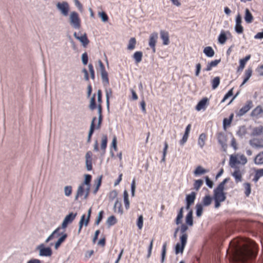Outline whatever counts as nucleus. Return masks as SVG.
Returning a JSON list of instances; mask_svg holds the SVG:
<instances>
[{
  "instance_id": "nucleus-46",
  "label": "nucleus",
  "mask_w": 263,
  "mask_h": 263,
  "mask_svg": "<svg viewBox=\"0 0 263 263\" xmlns=\"http://www.w3.org/2000/svg\"><path fill=\"white\" fill-rule=\"evenodd\" d=\"M252 74V68H248L245 71V77L244 78L245 82H247V81L249 80L250 77H251Z\"/></svg>"
},
{
  "instance_id": "nucleus-48",
  "label": "nucleus",
  "mask_w": 263,
  "mask_h": 263,
  "mask_svg": "<svg viewBox=\"0 0 263 263\" xmlns=\"http://www.w3.org/2000/svg\"><path fill=\"white\" fill-rule=\"evenodd\" d=\"M243 185L246 190L245 192V194L246 196L248 197L250 195L251 191V184L250 183L247 182L245 183Z\"/></svg>"
},
{
  "instance_id": "nucleus-58",
  "label": "nucleus",
  "mask_w": 263,
  "mask_h": 263,
  "mask_svg": "<svg viewBox=\"0 0 263 263\" xmlns=\"http://www.w3.org/2000/svg\"><path fill=\"white\" fill-rule=\"evenodd\" d=\"M205 181L206 185L210 188H212L214 185V182L212 180H211L208 176L205 177Z\"/></svg>"
},
{
  "instance_id": "nucleus-22",
  "label": "nucleus",
  "mask_w": 263,
  "mask_h": 263,
  "mask_svg": "<svg viewBox=\"0 0 263 263\" xmlns=\"http://www.w3.org/2000/svg\"><path fill=\"white\" fill-rule=\"evenodd\" d=\"M114 210L115 212H117L121 215H122L123 213V209L122 208V204L119 201L118 199L116 200L114 204Z\"/></svg>"
},
{
  "instance_id": "nucleus-9",
  "label": "nucleus",
  "mask_w": 263,
  "mask_h": 263,
  "mask_svg": "<svg viewBox=\"0 0 263 263\" xmlns=\"http://www.w3.org/2000/svg\"><path fill=\"white\" fill-rule=\"evenodd\" d=\"M217 138L219 144L221 146L222 149L223 151H226L227 147V136L223 132H219L217 134Z\"/></svg>"
},
{
  "instance_id": "nucleus-17",
  "label": "nucleus",
  "mask_w": 263,
  "mask_h": 263,
  "mask_svg": "<svg viewBox=\"0 0 263 263\" xmlns=\"http://www.w3.org/2000/svg\"><path fill=\"white\" fill-rule=\"evenodd\" d=\"M232 175L234 177L236 183L242 181V174L238 167H235V170L232 173Z\"/></svg>"
},
{
  "instance_id": "nucleus-14",
  "label": "nucleus",
  "mask_w": 263,
  "mask_h": 263,
  "mask_svg": "<svg viewBox=\"0 0 263 263\" xmlns=\"http://www.w3.org/2000/svg\"><path fill=\"white\" fill-rule=\"evenodd\" d=\"M92 152L88 151L85 154V164L87 171H90L92 169Z\"/></svg>"
},
{
  "instance_id": "nucleus-8",
  "label": "nucleus",
  "mask_w": 263,
  "mask_h": 263,
  "mask_svg": "<svg viewBox=\"0 0 263 263\" xmlns=\"http://www.w3.org/2000/svg\"><path fill=\"white\" fill-rule=\"evenodd\" d=\"M57 8L60 11L61 13L64 16H67L69 10V5L66 2L62 3L59 2L57 4Z\"/></svg>"
},
{
  "instance_id": "nucleus-54",
  "label": "nucleus",
  "mask_w": 263,
  "mask_h": 263,
  "mask_svg": "<svg viewBox=\"0 0 263 263\" xmlns=\"http://www.w3.org/2000/svg\"><path fill=\"white\" fill-rule=\"evenodd\" d=\"M64 194L66 196H69L72 193V186L70 185L64 187Z\"/></svg>"
},
{
  "instance_id": "nucleus-13",
  "label": "nucleus",
  "mask_w": 263,
  "mask_h": 263,
  "mask_svg": "<svg viewBox=\"0 0 263 263\" xmlns=\"http://www.w3.org/2000/svg\"><path fill=\"white\" fill-rule=\"evenodd\" d=\"M209 104V100L208 98L204 97L202 98L200 101H199L197 105L196 106V109L198 111L201 110H205Z\"/></svg>"
},
{
  "instance_id": "nucleus-63",
  "label": "nucleus",
  "mask_w": 263,
  "mask_h": 263,
  "mask_svg": "<svg viewBox=\"0 0 263 263\" xmlns=\"http://www.w3.org/2000/svg\"><path fill=\"white\" fill-rule=\"evenodd\" d=\"M187 229H188V227L186 224H182L181 226L180 229H179L180 232L182 234L181 235H187L185 233V232L187 231Z\"/></svg>"
},
{
  "instance_id": "nucleus-32",
  "label": "nucleus",
  "mask_w": 263,
  "mask_h": 263,
  "mask_svg": "<svg viewBox=\"0 0 263 263\" xmlns=\"http://www.w3.org/2000/svg\"><path fill=\"white\" fill-rule=\"evenodd\" d=\"M78 40H79L82 44L84 47H86L89 43V41L88 39L86 33H84V35L79 36Z\"/></svg>"
},
{
  "instance_id": "nucleus-29",
  "label": "nucleus",
  "mask_w": 263,
  "mask_h": 263,
  "mask_svg": "<svg viewBox=\"0 0 263 263\" xmlns=\"http://www.w3.org/2000/svg\"><path fill=\"white\" fill-rule=\"evenodd\" d=\"M263 176V168L257 169L255 171L254 177L253 181L254 182H257L258 180Z\"/></svg>"
},
{
  "instance_id": "nucleus-64",
  "label": "nucleus",
  "mask_w": 263,
  "mask_h": 263,
  "mask_svg": "<svg viewBox=\"0 0 263 263\" xmlns=\"http://www.w3.org/2000/svg\"><path fill=\"white\" fill-rule=\"evenodd\" d=\"M118 195L117 192L116 190H114L110 192L109 195V198L110 200H113L115 199Z\"/></svg>"
},
{
  "instance_id": "nucleus-57",
  "label": "nucleus",
  "mask_w": 263,
  "mask_h": 263,
  "mask_svg": "<svg viewBox=\"0 0 263 263\" xmlns=\"http://www.w3.org/2000/svg\"><path fill=\"white\" fill-rule=\"evenodd\" d=\"M233 88H232L230 90L228 91V92L224 95L223 99L221 101V103L224 102L227 99H228L229 98H230V97H231L233 95Z\"/></svg>"
},
{
  "instance_id": "nucleus-40",
  "label": "nucleus",
  "mask_w": 263,
  "mask_h": 263,
  "mask_svg": "<svg viewBox=\"0 0 263 263\" xmlns=\"http://www.w3.org/2000/svg\"><path fill=\"white\" fill-rule=\"evenodd\" d=\"M124 202L126 209H128L129 208V201L128 199V193L126 190H125L123 193Z\"/></svg>"
},
{
  "instance_id": "nucleus-25",
  "label": "nucleus",
  "mask_w": 263,
  "mask_h": 263,
  "mask_svg": "<svg viewBox=\"0 0 263 263\" xmlns=\"http://www.w3.org/2000/svg\"><path fill=\"white\" fill-rule=\"evenodd\" d=\"M203 52L206 57L209 58L213 57L215 54L214 50L211 46H207L205 47Z\"/></svg>"
},
{
  "instance_id": "nucleus-2",
  "label": "nucleus",
  "mask_w": 263,
  "mask_h": 263,
  "mask_svg": "<svg viewBox=\"0 0 263 263\" xmlns=\"http://www.w3.org/2000/svg\"><path fill=\"white\" fill-rule=\"evenodd\" d=\"M69 20V24L73 28L79 29L81 28V19L77 12H71Z\"/></svg>"
},
{
  "instance_id": "nucleus-49",
  "label": "nucleus",
  "mask_w": 263,
  "mask_h": 263,
  "mask_svg": "<svg viewBox=\"0 0 263 263\" xmlns=\"http://www.w3.org/2000/svg\"><path fill=\"white\" fill-rule=\"evenodd\" d=\"M86 216L85 214H83L82 216H81V219L79 222V229H78V234H80L81 231V230H82V228L83 227V226L84 225V222H85V218Z\"/></svg>"
},
{
  "instance_id": "nucleus-20",
  "label": "nucleus",
  "mask_w": 263,
  "mask_h": 263,
  "mask_svg": "<svg viewBox=\"0 0 263 263\" xmlns=\"http://www.w3.org/2000/svg\"><path fill=\"white\" fill-rule=\"evenodd\" d=\"M85 193L84 185L81 184L78 187L77 194L74 197V200H77L79 197L82 196Z\"/></svg>"
},
{
  "instance_id": "nucleus-27",
  "label": "nucleus",
  "mask_w": 263,
  "mask_h": 263,
  "mask_svg": "<svg viewBox=\"0 0 263 263\" xmlns=\"http://www.w3.org/2000/svg\"><path fill=\"white\" fill-rule=\"evenodd\" d=\"M262 113H263V109L261 106L258 105L252 111L250 115L253 117H257Z\"/></svg>"
},
{
  "instance_id": "nucleus-24",
  "label": "nucleus",
  "mask_w": 263,
  "mask_h": 263,
  "mask_svg": "<svg viewBox=\"0 0 263 263\" xmlns=\"http://www.w3.org/2000/svg\"><path fill=\"white\" fill-rule=\"evenodd\" d=\"M245 20L247 23H251L253 20V16L250 10L246 8L245 10Z\"/></svg>"
},
{
  "instance_id": "nucleus-5",
  "label": "nucleus",
  "mask_w": 263,
  "mask_h": 263,
  "mask_svg": "<svg viewBox=\"0 0 263 263\" xmlns=\"http://www.w3.org/2000/svg\"><path fill=\"white\" fill-rule=\"evenodd\" d=\"M223 189L216 187L214 190L213 199L224 201L226 199V193L224 192Z\"/></svg>"
},
{
  "instance_id": "nucleus-55",
  "label": "nucleus",
  "mask_w": 263,
  "mask_h": 263,
  "mask_svg": "<svg viewBox=\"0 0 263 263\" xmlns=\"http://www.w3.org/2000/svg\"><path fill=\"white\" fill-rule=\"evenodd\" d=\"M82 62L83 65H86L88 63V57L86 52H85L82 54L81 57Z\"/></svg>"
},
{
  "instance_id": "nucleus-16",
  "label": "nucleus",
  "mask_w": 263,
  "mask_h": 263,
  "mask_svg": "<svg viewBox=\"0 0 263 263\" xmlns=\"http://www.w3.org/2000/svg\"><path fill=\"white\" fill-rule=\"evenodd\" d=\"M251 58V55L249 54L246 56L245 58L243 59H240L239 60V66L237 68V71H242L243 68H245V66L246 64V63L248 61H249Z\"/></svg>"
},
{
  "instance_id": "nucleus-12",
  "label": "nucleus",
  "mask_w": 263,
  "mask_h": 263,
  "mask_svg": "<svg viewBox=\"0 0 263 263\" xmlns=\"http://www.w3.org/2000/svg\"><path fill=\"white\" fill-rule=\"evenodd\" d=\"M158 37V35L157 32H153L149 36L148 45L152 49L153 52H156V43Z\"/></svg>"
},
{
  "instance_id": "nucleus-39",
  "label": "nucleus",
  "mask_w": 263,
  "mask_h": 263,
  "mask_svg": "<svg viewBox=\"0 0 263 263\" xmlns=\"http://www.w3.org/2000/svg\"><path fill=\"white\" fill-rule=\"evenodd\" d=\"M96 120H97V118L96 117H94L92 118L91 122V124H90V128H89V132H88V136L92 137V135H93V134L94 133V131H95V122Z\"/></svg>"
},
{
  "instance_id": "nucleus-42",
  "label": "nucleus",
  "mask_w": 263,
  "mask_h": 263,
  "mask_svg": "<svg viewBox=\"0 0 263 263\" xmlns=\"http://www.w3.org/2000/svg\"><path fill=\"white\" fill-rule=\"evenodd\" d=\"M220 79L219 77H215L212 81V87L213 89H216L220 84Z\"/></svg>"
},
{
  "instance_id": "nucleus-37",
  "label": "nucleus",
  "mask_w": 263,
  "mask_h": 263,
  "mask_svg": "<svg viewBox=\"0 0 263 263\" xmlns=\"http://www.w3.org/2000/svg\"><path fill=\"white\" fill-rule=\"evenodd\" d=\"M143 53L141 51H136L133 55V58L136 63H139L142 61Z\"/></svg>"
},
{
  "instance_id": "nucleus-62",
  "label": "nucleus",
  "mask_w": 263,
  "mask_h": 263,
  "mask_svg": "<svg viewBox=\"0 0 263 263\" xmlns=\"http://www.w3.org/2000/svg\"><path fill=\"white\" fill-rule=\"evenodd\" d=\"M111 147L116 151H117V139L116 136H114L111 142Z\"/></svg>"
},
{
  "instance_id": "nucleus-38",
  "label": "nucleus",
  "mask_w": 263,
  "mask_h": 263,
  "mask_svg": "<svg viewBox=\"0 0 263 263\" xmlns=\"http://www.w3.org/2000/svg\"><path fill=\"white\" fill-rule=\"evenodd\" d=\"M203 212V205L202 203H197L196 205V214L197 217H200Z\"/></svg>"
},
{
  "instance_id": "nucleus-18",
  "label": "nucleus",
  "mask_w": 263,
  "mask_h": 263,
  "mask_svg": "<svg viewBox=\"0 0 263 263\" xmlns=\"http://www.w3.org/2000/svg\"><path fill=\"white\" fill-rule=\"evenodd\" d=\"M196 193L194 192H191L190 194L186 195L185 198L186 203L193 204L196 199Z\"/></svg>"
},
{
  "instance_id": "nucleus-52",
  "label": "nucleus",
  "mask_w": 263,
  "mask_h": 263,
  "mask_svg": "<svg viewBox=\"0 0 263 263\" xmlns=\"http://www.w3.org/2000/svg\"><path fill=\"white\" fill-rule=\"evenodd\" d=\"M164 148L163 150V155H162V158L161 159V162H165V157H166V153H167V148L168 147L167 142L165 141L164 142Z\"/></svg>"
},
{
  "instance_id": "nucleus-15",
  "label": "nucleus",
  "mask_w": 263,
  "mask_h": 263,
  "mask_svg": "<svg viewBox=\"0 0 263 263\" xmlns=\"http://www.w3.org/2000/svg\"><path fill=\"white\" fill-rule=\"evenodd\" d=\"M160 37L163 41V44L167 45L170 43L169 34L167 31L161 30L160 32Z\"/></svg>"
},
{
  "instance_id": "nucleus-61",
  "label": "nucleus",
  "mask_w": 263,
  "mask_h": 263,
  "mask_svg": "<svg viewBox=\"0 0 263 263\" xmlns=\"http://www.w3.org/2000/svg\"><path fill=\"white\" fill-rule=\"evenodd\" d=\"M235 30L237 33L241 34L243 31V28L241 25H235Z\"/></svg>"
},
{
  "instance_id": "nucleus-45",
  "label": "nucleus",
  "mask_w": 263,
  "mask_h": 263,
  "mask_svg": "<svg viewBox=\"0 0 263 263\" xmlns=\"http://www.w3.org/2000/svg\"><path fill=\"white\" fill-rule=\"evenodd\" d=\"M136 44V40L135 37H132L130 39L128 45L127 46V49L128 50H133L135 48V45Z\"/></svg>"
},
{
  "instance_id": "nucleus-10",
  "label": "nucleus",
  "mask_w": 263,
  "mask_h": 263,
  "mask_svg": "<svg viewBox=\"0 0 263 263\" xmlns=\"http://www.w3.org/2000/svg\"><path fill=\"white\" fill-rule=\"evenodd\" d=\"M77 213H73L71 212L66 215L62 222V228L65 229L69 223H71L73 221L77 216Z\"/></svg>"
},
{
  "instance_id": "nucleus-28",
  "label": "nucleus",
  "mask_w": 263,
  "mask_h": 263,
  "mask_svg": "<svg viewBox=\"0 0 263 263\" xmlns=\"http://www.w3.org/2000/svg\"><path fill=\"white\" fill-rule=\"evenodd\" d=\"M107 137L105 135H103L102 139V143L101 145V149L102 151V155H104L105 153V149L107 147Z\"/></svg>"
},
{
  "instance_id": "nucleus-53",
  "label": "nucleus",
  "mask_w": 263,
  "mask_h": 263,
  "mask_svg": "<svg viewBox=\"0 0 263 263\" xmlns=\"http://www.w3.org/2000/svg\"><path fill=\"white\" fill-rule=\"evenodd\" d=\"M88 68L90 74V78L94 80L95 78V72L92 64L90 63L88 64Z\"/></svg>"
},
{
  "instance_id": "nucleus-36",
  "label": "nucleus",
  "mask_w": 263,
  "mask_h": 263,
  "mask_svg": "<svg viewBox=\"0 0 263 263\" xmlns=\"http://www.w3.org/2000/svg\"><path fill=\"white\" fill-rule=\"evenodd\" d=\"M227 40V37L225 32L223 30L221 31L218 38V42L220 44H224L226 43Z\"/></svg>"
},
{
  "instance_id": "nucleus-34",
  "label": "nucleus",
  "mask_w": 263,
  "mask_h": 263,
  "mask_svg": "<svg viewBox=\"0 0 263 263\" xmlns=\"http://www.w3.org/2000/svg\"><path fill=\"white\" fill-rule=\"evenodd\" d=\"M183 216V207H182L180 208L178 215L177 216V217L176 218V224L178 225L182 222V218Z\"/></svg>"
},
{
  "instance_id": "nucleus-56",
  "label": "nucleus",
  "mask_w": 263,
  "mask_h": 263,
  "mask_svg": "<svg viewBox=\"0 0 263 263\" xmlns=\"http://www.w3.org/2000/svg\"><path fill=\"white\" fill-rule=\"evenodd\" d=\"M103 215H104V211H101L99 212L97 219H96L95 221V224L96 225H98L101 221L102 220L103 218Z\"/></svg>"
},
{
  "instance_id": "nucleus-21",
  "label": "nucleus",
  "mask_w": 263,
  "mask_h": 263,
  "mask_svg": "<svg viewBox=\"0 0 263 263\" xmlns=\"http://www.w3.org/2000/svg\"><path fill=\"white\" fill-rule=\"evenodd\" d=\"M68 237V235L66 233H64L62 234V235L58 239L57 241L55 243L54 248L55 249H58L61 245L65 241L67 237Z\"/></svg>"
},
{
  "instance_id": "nucleus-4",
  "label": "nucleus",
  "mask_w": 263,
  "mask_h": 263,
  "mask_svg": "<svg viewBox=\"0 0 263 263\" xmlns=\"http://www.w3.org/2000/svg\"><path fill=\"white\" fill-rule=\"evenodd\" d=\"M36 250L39 251V255L41 256L49 257L52 254V251L50 247H45L44 244L41 243L37 246Z\"/></svg>"
},
{
  "instance_id": "nucleus-19",
  "label": "nucleus",
  "mask_w": 263,
  "mask_h": 263,
  "mask_svg": "<svg viewBox=\"0 0 263 263\" xmlns=\"http://www.w3.org/2000/svg\"><path fill=\"white\" fill-rule=\"evenodd\" d=\"M101 77L103 85L104 86L108 85L109 84V81L108 72L106 71L101 72Z\"/></svg>"
},
{
  "instance_id": "nucleus-33",
  "label": "nucleus",
  "mask_w": 263,
  "mask_h": 263,
  "mask_svg": "<svg viewBox=\"0 0 263 263\" xmlns=\"http://www.w3.org/2000/svg\"><path fill=\"white\" fill-rule=\"evenodd\" d=\"M208 171L203 168L201 166H198L194 171L195 176H199L207 173Z\"/></svg>"
},
{
  "instance_id": "nucleus-7",
  "label": "nucleus",
  "mask_w": 263,
  "mask_h": 263,
  "mask_svg": "<svg viewBox=\"0 0 263 263\" xmlns=\"http://www.w3.org/2000/svg\"><path fill=\"white\" fill-rule=\"evenodd\" d=\"M253 106V102L251 100H248L246 102L245 105L241 108L238 112H236V115L239 117H241L246 114L251 108Z\"/></svg>"
},
{
  "instance_id": "nucleus-47",
  "label": "nucleus",
  "mask_w": 263,
  "mask_h": 263,
  "mask_svg": "<svg viewBox=\"0 0 263 263\" xmlns=\"http://www.w3.org/2000/svg\"><path fill=\"white\" fill-rule=\"evenodd\" d=\"M203 181L201 179L195 180L194 183V189L198 191L203 184Z\"/></svg>"
},
{
  "instance_id": "nucleus-50",
  "label": "nucleus",
  "mask_w": 263,
  "mask_h": 263,
  "mask_svg": "<svg viewBox=\"0 0 263 263\" xmlns=\"http://www.w3.org/2000/svg\"><path fill=\"white\" fill-rule=\"evenodd\" d=\"M98 15L101 17L102 22H106L108 21V16L105 12H104V11L100 12H99Z\"/></svg>"
},
{
  "instance_id": "nucleus-3",
  "label": "nucleus",
  "mask_w": 263,
  "mask_h": 263,
  "mask_svg": "<svg viewBox=\"0 0 263 263\" xmlns=\"http://www.w3.org/2000/svg\"><path fill=\"white\" fill-rule=\"evenodd\" d=\"M187 235H181L180 237V243H177L175 247L176 254L182 253L187 242Z\"/></svg>"
},
{
  "instance_id": "nucleus-51",
  "label": "nucleus",
  "mask_w": 263,
  "mask_h": 263,
  "mask_svg": "<svg viewBox=\"0 0 263 263\" xmlns=\"http://www.w3.org/2000/svg\"><path fill=\"white\" fill-rule=\"evenodd\" d=\"M137 225L139 229L141 230L143 226V217L142 215H140L137 221Z\"/></svg>"
},
{
  "instance_id": "nucleus-60",
  "label": "nucleus",
  "mask_w": 263,
  "mask_h": 263,
  "mask_svg": "<svg viewBox=\"0 0 263 263\" xmlns=\"http://www.w3.org/2000/svg\"><path fill=\"white\" fill-rule=\"evenodd\" d=\"M230 180V178H225L221 182H220L217 186L220 189L224 190V185Z\"/></svg>"
},
{
  "instance_id": "nucleus-44",
  "label": "nucleus",
  "mask_w": 263,
  "mask_h": 263,
  "mask_svg": "<svg viewBox=\"0 0 263 263\" xmlns=\"http://www.w3.org/2000/svg\"><path fill=\"white\" fill-rule=\"evenodd\" d=\"M91 178H92L91 175H90L89 174L85 175L84 181L81 184H83V185L91 186L90 182H91Z\"/></svg>"
},
{
  "instance_id": "nucleus-31",
  "label": "nucleus",
  "mask_w": 263,
  "mask_h": 263,
  "mask_svg": "<svg viewBox=\"0 0 263 263\" xmlns=\"http://www.w3.org/2000/svg\"><path fill=\"white\" fill-rule=\"evenodd\" d=\"M206 139V135L205 133H202L199 135L198 144L199 146L202 148L205 144V141Z\"/></svg>"
},
{
  "instance_id": "nucleus-35",
  "label": "nucleus",
  "mask_w": 263,
  "mask_h": 263,
  "mask_svg": "<svg viewBox=\"0 0 263 263\" xmlns=\"http://www.w3.org/2000/svg\"><path fill=\"white\" fill-rule=\"evenodd\" d=\"M212 198L209 195H205L202 199L203 206H208L211 204Z\"/></svg>"
},
{
  "instance_id": "nucleus-6",
  "label": "nucleus",
  "mask_w": 263,
  "mask_h": 263,
  "mask_svg": "<svg viewBox=\"0 0 263 263\" xmlns=\"http://www.w3.org/2000/svg\"><path fill=\"white\" fill-rule=\"evenodd\" d=\"M98 108V113L99 116H102V107L101 104H98L97 106L96 102V94L94 93L90 100V104L89 105V108L91 110H93L96 108Z\"/></svg>"
},
{
  "instance_id": "nucleus-30",
  "label": "nucleus",
  "mask_w": 263,
  "mask_h": 263,
  "mask_svg": "<svg viewBox=\"0 0 263 263\" xmlns=\"http://www.w3.org/2000/svg\"><path fill=\"white\" fill-rule=\"evenodd\" d=\"M117 219L114 215H111L108 217L106 220V224L108 227L112 226L117 223Z\"/></svg>"
},
{
  "instance_id": "nucleus-11",
  "label": "nucleus",
  "mask_w": 263,
  "mask_h": 263,
  "mask_svg": "<svg viewBox=\"0 0 263 263\" xmlns=\"http://www.w3.org/2000/svg\"><path fill=\"white\" fill-rule=\"evenodd\" d=\"M249 144L256 149L263 148V138L260 139L254 138L250 140Z\"/></svg>"
},
{
  "instance_id": "nucleus-43",
  "label": "nucleus",
  "mask_w": 263,
  "mask_h": 263,
  "mask_svg": "<svg viewBox=\"0 0 263 263\" xmlns=\"http://www.w3.org/2000/svg\"><path fill=\"white\" fill-rule=\"evenodd\" d=\"M237 163H240V162L237 160L236 157L231 155L230 159V165L231 167L235 168V167H236L235 164Z\"/></svg>"
},
{
  "instance_id": "nucleus-1",
  "label": "nucleus",
  "mask_w": 263,
  "mask_h": 263,
  "mask_svg": "<svg viewBox=\"0 0 263 263\" xmlns=\"http://www.w3.org/2000/svg\"><path fill=\"white\" fill-rule=\"evenodd\" d=\"M234 251L232 258V263H250L256 257L258 252L255 242L250 239L248 242L242 245H235Z\"/></svg>"
},
{
  "instance_id": "nucleus-23",
  "label": "nucleus",
  "mask_w": 263,
  "mask_h": 263,
  "mask_svg": "<svg viewBox=\"0 0 263 263\" xmlns=\"http://www.w3.org/2000/svg\"><path fill=\"white\" fill-rule=\"evenodd\" d=\"M185 222L189 226L193 225V211L190 210L185 217Z\"/></svg>"
},
{
  "instance_id": "nucleus-26",
  "label": "nucleus",
  "mask_w": 263,
  "mask_h": 263,
  "mask_svg": "<svg viewBox=\"0 0 263 263\" xmlns=\"http://www.w3.org/2000/svg\"><path fill=\"white\" fill-rule=\"evenodd\" d=\"M254 163L256 165L263 164V151L258 154L254 158Z\"/></svg>"
},
{
  "instance_id": "nucleus-41",
  "label": "nucleus",
  "mask_w": 263,
  "mask_h": 263,
  "mask_svg": "<svg viewBox=\"0 0 263 263\" xmlns=\"http://www.w3.org/2000/svg\"><path fill=\"white\" fill-rule=\"evenodd\" d=\"M166 242H164L162 246L161 257V262L163 263L165 260L166 253Z\"/></svg>"
},
{
  "instance_id": "nucleus-59",
  "label": "nucleus",
  "mask_w": 263,
  "mask_h": 263,
  "mask_svg": "<svg viewBox=\"0 0 263 263\" xmlns=\"http://www.w3.org/2000/svg\"><path fill=\"white\" fill-rule=\"evenodd\" d=\"M136 191V182L135 179H134L131 184V195L132 197L135 196Z\"/></svg>"
}]
</instances>
